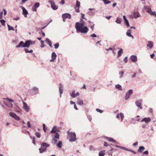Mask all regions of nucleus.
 Listing matches in <instances>:
<instances>
[{"instance_id": "nucleus-18", "label": "nucleus", "mask_w": 156, "mask_h": 156, "mask_svg": "<svg viewBox=\"0 0 156 156\" xmlns=\"http://www.w3.org/2000/svg\"><path fill=\"white\" fill-rule=\"evenodd\" d=\"M56 55L55 52L52 53L51 54V59L50 60L51 62H54V60L56 59Z\"/></svg>"}, {"instance_id": "nucleus-40", "label": "nucleus", "mask_w": 156, "mask_h": 156, "mask_svg": "<svg viewBox=\"0 0 156 156\" xmlns=\"http://www.w3.org/2000/svg\"><path fill=\"white\" fill-rule=\"evenodd\" d=\"M105 4H108L111 3V2L108 0H103Z\"/></svg>"}, {"instance_id": "nucleus-4", "label": "nucleus", "mask_w": 156, "mask_h": 156, "mask_svg": "<svg viewBox=\"0 0 156 156\" xmlns=\"http://www.w3.org/2000/svg\"><path fill=\"white\" fill-rule=\"evenodd\" d=\"M48 2L50 3L51 7L53 10H55L58 9V7L55 5L54 0H49Z\"/></svg>"}, {"instance_id": "nucleus-12", "label": "nucleus", "mask_w": 156, "mask_h": 156, "mask_svg": "<svg viewBox=\"0 0 156 156\" xmlns=\"http://www.w3.org/2000/svg\"><path fill=\"white\" fill-rule=\"evenodd\" d=\"M23 10L22 14L24 16V17H26L27 15L28 14V12L25 8L22 6L20 7Z\"/></svg>"}, {"instance_id": "nucleus-57", "label": "nucleus", "mask_w": 156, "mask_h": 156, "mask_svg": "<svg viewBox=\"0 0 156 156\" xmlns=\"http://www.w3.org/2000/svg\"><path fill=\"white\" fill-rule=\"evenodd\" d=\"M3 11L4 12V15H6L7 14V11L5 9H3Z\"/></svg>"}, {"instance_id": "nucleus-56", "label": "nucleus", "mask_w": 156, "mask_h": 156, "mask_svg": "<svg viewBox=\"0 0 156 156\" xmlns=\"http://www.w3.org/2000/svg\"><path fill=\"white\" fill-rule=\"evenodd\" d=\"M90 15H94L95 14V11L93 12H90Z\"/></svg>"}, {"instance_id": "nucleus-49", "label": "nucleus", "mask_w": 156, "mask_h": 156, "mask_svg": "<svg viewBox=\"0 0 156 156\" xmlns=\"http://www.w3.org/2000/svg\"><path fill=\"white\" fill-rule=\"evenodd\" d=\"M124 73L123 71H122L119 73V74L120 75V76L119 77L120 78H121L122 76V75Z\"/></svg>"}, {"instance_id": "nucleus-63", "label": "nucleus", "mask_w": 156, "mask_h": 156, "mask_svg": "<svg viewBox=\"0 0 156 156\" xmlns=\"http://www.w3.org/2000/svg\"><path fill=\"white\" fill-rule=\"evenodd\" d=\"M70 104H71V105H75V102H73V101H70Z\"/></svg>"}, {"instance_id": "nucleus-53", "label": "nucleus", "mask_w": 156, "mask_h": 156, "mask_svg": "<svg viewBox=\"0 0 156 156\" xmlns=\"http://www.w3.org/2000/svg\"><path fill=\"white\" fill-rule=\"evenodd\" d=\"M81 18L82 19H86L84 17V14L83 13H81Z\"/></svg>"}, {"instance_id": "nucleus-45", "label": "nucleus", "mask_w": 156, "mask_h": 156, "mask_svg": "<svg viewBox=\"0 0 156 156\" xmlns=\"http://www.w3.org/2000/svg\"><path fill=\"white\" fill-rule=\"evenodd\" d=\"M55 46V49L58 48L59 46V44L58 43H56L55 44H54Z\"/></svg>"}, {"instance_id": "nucleus-33", "label": "nucleus", "mask_w": 156, "mask_h": 156, "mask_svg": "<svg viewBox=\"0 0 156 156\" xmlns=\"http://www.w3.org/2000/svg\"><path fill=\"white\" fill-rule=\"evenodd\" d=\"M107 140H108L109 141H112L113 143H116V141L113 139V138H110V137H107Z\"/></svg>"}, {"instance_id": "nucleus-55", "label": "nucleus", "mask_w": 156, "mask_h": 156, "mask_svg": "<svg viewBox=\"0 0 156 156\" xmlns=\"http://www.w3.org/2000/svg\"><path fill=\"white\" fill-rule=\"evenodd\" d=\"M124 61H125V62L126 63L128 61V60H127V57H126L124 58Z\"/></svg>"}, {"instance_id": "nucleus-17", "label": "nucleus", "mask_w": 156, "mask_h": 156, "mask_svg": "<svg viewBox=\"0 0 156 156\" xmlns=\"http://www.w3.org/2000/svg\"><path fill=\"white\" fill-rule=\"evenodd\" d=\"M123 18L124 20V24L126 25L127 27H128L129 26V22L126 19V16H123Z\"/></svg>"}, {"instance_id": "nucleus-20", "label": "nucleus", "mask_w": 156, "mask_h": 156, "mask_svg": "<svg viewBox=\"0 0 156 156\" xmlns=\"http://www.w3.org/2000/svg\"><path fill=\"white\" fill-rule=\"evenodd\" d=\"M131 30L130 29H128L126 32V35L127 36L131 37L132 39L134 38V37L131 34Z\"/></svg>"}, {"instance_id": "nucleus-54", "label": "nucleus", "mask_w": 156, "mask_h": 156, "mask_svg": "<svg viewBox=\"0 0 156 156\" xmlns=\"http://www.w3.org/2000/svg\"><path fill=\"white\" fill-rule=\"evenodd\" d=\"M90 37H97L96 35L94 34H91Z\"/></svg>"}, {"instance_id": "nucleus-30", "label": "nucleus", "mask_w": 156, "mask_h": 156, "mask_svg": "<svg viewBox=\"0 0 156 156\" xmlns=\"http://www.w3.org/2000/svg\"><path fill=\"white\" fill-rule=\"evenodd\" d=\"M145 149V148L143 146H140L139 148V149H138V151L140 152V153H141V152L142 151H144Z\"/></svg>"}, {"instance_id": "nucleus-8", "label": "nucleus", "mask_w": 156, "mask_h": 156, "mask_svg": "<svg viewBox=\"0 0 156 156\" xmlns=\"http://www.w3.org/2000/svg\"><path fill=\"white\" fill-rule=\"evenodd\" d=\"M23 108L24 110L26 112H28L30 109L29 107L28 106L27 103L23 101Z\"/></svg>"}, {"instance_id": "nucleus-21", "label": "nucleus", "mask_w": 156, "mask_h": 156, "mask_svg": "<svg viewBox=\"0 0 156 156\" xmlns=\"http://www.w3.org/2000/svg\"><path fill=\"white\" fill-rule=\"evenodd\" d=\"M151 120L150 118H145L142 119L141 121V122H145L146 123H148L151 121Z\"/></svg>"}, {"instance_id": "nucleus-32", "label": "nucleus", "mask_w": 156, "mask_h": 156, "mask_svg": "<svg viewBox=\"0 0 156 156\" xmlns=\"http://www.w3.org/2000/svg\"><path fill=\"white\" fill-rule=\"evenodd\" d=\"M57 127L56 126H54L53 127L51 131V133H55L56 132V129Z\"/></svg>"}, {"instance_id": "nucleus-10", "label": "nucleus", "mask_w": 156, "mask_h": 156, "mask_svg": "<svg viewBox=\"0 0 156 156\" xmlns=\"http://www.w3.org/2000/svg\"><path fill=\"white\" fill-rule=\"evenodd\" d=\"M32 41L30 40H27L25 41L24 43V47L29 48L30 47V44H32Z\"/></svg>"}, {"instance_id": "nucleus-51", "label": "nucleus", "mask_w": 156, "mask_h": 156, "mask_svg": "<svg viewBox=\"0 0 156 156\" xmlns=\"http://www.w3.org/2000/svg\"><path fill=\"white\" fill-rule=\"evenodd\" d=\"M3 12L2 11L0 12V19H2L3 18Z\"/></svg>"}, {"instance_id": "nucleus-46", "label": "nucleus", "mask_w": 156, "mask_h": 156, "mask_svg": "<svg viewBox=\"0 0 156 156\" xmlns=\"http://www.w3.org/2000/svg\"><path fill=\"white\" fill-rule=\"evenodd\" d=\"M35 135L38 138H40L41 137L40 133L38 132H36L35 133Z\"/></svg>"}, {"instance_id": "nucleus-24", "label": "nucleus", "mask_w": 156, "mask_h": 156, "mask_svg": "<svg viewBox=\"0 0 156 156\" xmlns=\"http://www.w3.org/2000/svg\"><path fill=\"white\" fill-rule=\"evenodd\" d=\"M31 90L35 94L38 93L39 91L38 88L36 87H33Z\"/></svg>"}, {"instance_id": "nucleus-50", "label": "nucleus", "mask_w": 156, "mask_h": 156, "mask_svg": "<svg viewBox=\"0 0 156 156\" xmlns=\"http://www.w3.org/2000/svg\"><path fill=\"white\" fill-rule=\"evenodd\" d=\"M96 111L100 113H102V112H103V111L100 110V109H99L98 108H97L96 109Z\"/></svg>"}, {"instance_id": "nucleus-41", "label": "nucleus", "mask_w": 156, "mask_h": 156, "mask_svg": "<svg viewBox=\"0 0 156 156\" xmlns=\"http://www.w3.org/2000/svg\"><path fill=\"white\" fill-rule=\"evenodd\" d=\"M7 26L8 28V30H14V28L13 27H10L9 25V24L7 25Z\"/></svg>"}, {"instance_id": "nucleus-2", "label": "nucleus", "mask_w": 156, "mask_h": 156, "mask_svg": "<svg viewBox=\"0 0 156 156\" xmlns=\"http://www.w3.org/2000/svg\"><path fill=\"white\" fill-rule=\"evenodd\" d=\"M49 146V144L45 142L41 144V148L39 149L40 153H43L46 151L47 148Z\"/></svg>"}, {"instance_id": "nucleus-23", "label": "nucleus", "mask_w": 156, "mask_h": 156, "mask_svg": "<svg viewBox=\"0 0 156 156\" xmlns=\"http://www.w3.org/2000/svg\"><path fill=\"white\" fill-rule=\"evenodd\" d=\"M145 9L146 10V12L148 13L150 15L151 14V12H152V10L149 7H148L145 6L144 7Z\"/></svg>"}, {"instance_id": "nucleus-36", "label": "nucleus", "mask_w": 156, "mask_h": 156, "mask_svg": "<svg viewBox=\"0 0 156 156\" xmlns=\"http://www.w3.org/2000/svg\"><path fill=\"white\" fill-rule=\"evenodd\" d=\"M70 95L71 96V97L73 98H76L75 91L74 90H73L72 91L71 94H70Z\"/></svg>"}, {"instance_id": "nucleus-58", "label": "nucleus", "mask_w": 156, "mask_h": 156, "mask_svg": "<svg viewBox=\"0 0 156 156\" xmlns=\"http://www.w3.org/2000/svg\"><path fill=\"white\" fill-rule=\"evenodd\" d=\"M94 24H93L92 25H91L90 27V28L92 29V30H93L94 29Z\"/></svg>"}, {"instance_id": "nucleus-28", "label": "nucleus", "mask_w": 156, "mask_h": 156, "mask_svg": "<svg viewBox=\"0 0 156 156\" xmlns=\"http://www.w3.org/2000/svg\"><path fill=\"white\" fill-rule=\"evenodd\" d=\"M123 52V49L122 48H120L118 52L117 57L119 58L121 56Z\"/></svg>"}, {"instance_id": "nucleus-44", "label": "nucleus", "mask_w": 156, "mask_h": 156, "mask_svg": "<svg viewBox=\"0 0 156 156\" xmlns=\"http://www.w3.org/2000/svg\"><path fill=\"white\" fill-rule=\"evenodd\" d=\"M54 136L55 138L59 139V135L58 133H56Z\"/></svg>"}, {"instance_id": "nucleus-34", "label": "nucleus", "mask_w": 156, "mask_h": 156, "mask_svg": "<svg viewBox=\"0 0 156 156\" xmlns=\"http://www.w3.org/2000/svg\"><path fill=\"white\" fill-rule=\"evenodd\" d=\"M62 141H59L57 144V146L59 148H61L62 147Z\"/></svg>"}, {"instance_id": "nucleus-7", "label": "nucleus", "mask_w": 156, "mask_h": 156, "mask_svg": "<svg viewBox=\"0 0 156 156\" xmlns=\"http://www.w3.org/2000/svg\"><path fill=\"white\" fill-rule=\"evenodd\" d=\"M80 7V2L78 1H76V6L75 7V11L77 12H80L79 8Z\"/></svg>"}, {"instance_id": "nucleus-6", "label": "nucleus", "mask_w": 156, "mask_h": 156, "mask_svg": "<svg viewBox=\"0 0 156 156\" xmlns=\"http://www.w3.org/2000/svg\"><path fill=\"white\" fill-rule=\"evenodd\" d=\"M133 93V91L132 89H130L126 93L125 96V99L127 100L128 99L130 95L132 94Z\"/></svg>"}, {"instance_id": "nucleus-38", "label": "nucleus", "mask_w": 156, "mask_h": 156, "mask_svg": "<svg viewBox=\"0 0 156 156\" xmlns=\"http://www.w3.org/2000/svg\"><path fill=\"white\" fill-rule=\"evenodd\" d=\"M77 104L79 105H82L83 104V101L82 100H79L78 101Z\"/></svg>"}, {"instance_id": "nucleus-9", "label": "nucleus", "mask_w": 156, "mask_h": 156, "mask_svg": "<svg viewBox=\"0 0 156 156\" xmlns=\"http://www.w3.org/2000/svg\"><path fill=\"white\" fill-rule=\"evenodd\" d=\"M85 23L84 21H83L82 19H81L80 22H77L76 23L75 26L85 27Z\"/></svg>"}, {"instance_id": "nucleus-3", "label": "nucleus", "mask_w": 156, "mask_h": 156, "mask_svg": "<svg viewBox=\"0 0 156 156\" xmlns=\"http://www.w3.org/2000/svg\"><path fill=\"white\" fill-rule=\"evenodd\" d=\"M69 135L70 137L69 140L70 142L74 141L76 140V134L75 133L71 132Z\"/></svg>"}, {"instance_id": "nucleus-5", "label": "nucleus", "mask_w": 156, "mask_h": 156, "mask_svg": "<svg viewBox=\"0 0 156 156\" xmlns=\"http://www.w3.org/2000/svg\"><path fill=\"white\" fill-rule=\"evenodd\" d=\"M9 115L10 116L14 118L16 120H20V118L14 112H10L9 113Z\"/></svg>"}, {"instance_id": "nucleus-61", "label": "nucleus", "mask_w": 156, "mask_h": 156, "mask_svg": "<svg viewBox=\"0 0 156 156\" xmlns=\"http://www.w3.org/2000/svg\"><path fill=\"white\" fill-rule=\"evenodd\" d=\"M104 146H105V147L108 146V143L107 142H105L104 143Z\"/></svg>"}, {"instance_id": "nucleus-48", "label": "nucleus", "mask_w": 156, "mask_h": 156, "mask_svg": "<svg viewBox=\"0 0 156 156\" xmlns=\"http://www.w3.org/2000/svg\"><path fill=\"white\" fill-rule=\"evenodd\" d=\"M27 127L28 128H31L30 123V122H29V121H28L27 122Z\"/></svg>"}, {"instance_id": "nucleus-13", "label": "nucleus", "mask_w": 156, "mask_h": 156, "mask_svg": "<svg viewBox=\"0 0 156 156\" xmlns=\"http://www.w3.org/2000/svg\"><path fill=\"white\" fill-rule=\"evenodd\" d=\"M40 3L39 2H36L35 3L34 6L32 8V9L33 11L36 12L37 8H38L40 6Z\"/></svg>"}, {"instance_id": "nucleus-42", "label": "nucleus", "mask_w": 156, "mask_h": 156, "mask_svg": "<svg viewBox=\"0 0 156 156\" xmlns=\"http://www.w3.org/2000/svg\"><path fill=\"white\" fill-rule=\"evenodd\" d=\"M90 149L91 151H95L96 150V149L92 146H90Z\"/></svg>"}, {"instance_id": "nucleus-31", "label": "nucleus", "mask_w": 156, "mask_h": 156, "mask_svg": "<svg viewBox=\"0 0 156 156\" xmlns=\"http://www.w3.org/2000/svg\"><path fill=\"white\" fill-rule=\"evenodd\" d=\"M121 20L120 18L119 17L117 18L116 20H115V22L118 24H120L121 23Z\"/></svg>"}, {"instance_id": "nucleus-43", "label": "nucleus", "mask_w": 156, "mask_h": 156, "mask_svg": "<svg viewBox=\"0 0 156 156\" xmlns=\"http://www.w3.org/2000/svg\"><path fill=\"white\" fill-rule=\"evenodd\" d=\"M3 99H5L9 102H14V101L13 100L8 98H4Z\"/></svg>"}, {"instance_id": "nucleus-15", "label": "nucleus", "mask_w": 156, "mask_h": 156, "mask_svg": "<svg viewBox=\"0 0 156 156\" xmlns=\"http://www.w3.org/2000/svg\"><path fill=\"white\" fill-rule=\"evenodd\" d=\"M63 87L62 84L60 83L59 85V91L60 94V97L62 96V94L63 93Z\"/></svg>"}, {"instance_id": "nucleus-1", "label": "nucleus", "mask_w": 156, "mask_h": 156, "mask_svg": "<svg viewBox=\"0 0 156 156\" xmlns=\"http://www.w3.org/2000/svg\"><path fill=\"white\" fill-rule=\"evenodd\" d=\"M75 27L78 32H80L82 34H86L89 30V29L87 26H75Z\"/></svg>"}, {"instance_id": "nucleus-37", "label": "nucleus", "mask_w": 156, "mask_h": 156, "mask_svg": "<svg viewBox=\"0 0 156 156\" xmlns=\"http://www.w3.org/2000/svg\"><path fill=\"white\" fill-rule=\"evenodd\" d=\"M105 151H101L99 153V156H104L105 155Z\"/></svg>"}, {"instance_id": "nucleus-39", "label": "nucleus", "mask_w": 156, "mask_h": 156, "mask_svg": "<svg viewBox=\"0 0 156 156\" xmlns=\"http://www.w3.org/2000/svg\"><path fill=\"white\" fill-rule=\"evenodd\" d=\"M0 22L2 26H5V21L4 20H0Z\"/></svg>"}, {"instance_id": "nucleus-62", "label": "nucleus", "mask_w": 156, "mask_h": 156, "mask_svg": "<svg viewBox=\"0 0 156 156\" xmlns=\"http://www.w3.org/2000/svg\"><path fill=\"white\" fill-rule=\"evenodd\" d=\"M60 4H62V5H63L65 4V2H64V0H62V1H61V2H60Z\"/></svg>"}, {"instance_id": "nucleus-16", "label": "nucleus", "mask_w": 156, "mask_h": 156, "mask_svg": "<svg viewBox=\"0 0 156 156\" xmlns=\"http://www.w3.org/2000/svg\"><path fill=\"white\" fill-rule=\"evenodd\" d=\"M62 18H65L70 19L71 17V15L69 13H65L62 14Z\"/></svg>"}, {"instance_id": "nucleus-14", "label": "nucleus", "mask_w": 156, "mask_h": 156, "mask_svg": "<svg viewBox=\"0 0 156 156\" xmlns=\"http://www.w3.org/2000/svg\"><path fill=\"white\" fill-rule=\"evenodd\" d=\"M140 14L138 12H133V15H131V17L132 19L139 17L140 16Z\"/></svg>"}, {"instance_id": "nucleus-35", "label": "nucleus", "mask_w": 156, "mask_h": 156, "mask_svg": "<svg viewBox=\"0 0 156 156\" xmlns=\"http://www.w3.org/2000/svg\"><path fill=\"white\" fill-rule=\"evenodd\" d=\"M24 50L26 53H32L33 52V51L32 50H31L30 51H29L28 49L27 48H25L24 49Z\"/></svg>"}, {"instance_id": "nucleus-47", "label": "nucleus", "mask_w": 156, "mask_h": 156, "mask_svg": "<svg viewBox=\"0 0 156 156\" xmlns=\"http://www.w3.org/2000/svg\"><path fill=\"white\" fill-rule=\"evenodd\" d=\"M53 141L52 142V143L53 144H56L57 143V141H58L55 138H53Z\"/></svg>"}, {"instance_id": "nucleus-22", "label": "nucleus", "mask_w": 156, "mask_h": 156, "mask_svg": "<svg viewBox=\"0 0 156 156\" xmlns=\"http://www.w3.org/2000/svg\"><path fill=\"white\" fill-rule=\"evenodd\" d=\"M131 61L134 62H136L137 61V58L136 55H132L130 57Z\"/></svg>"}, {"instance_id": "nucleus-19", "label": "nucleus", "mask_w": 156, "mask_h": 156, "mask_svg": "<svg viewBox=\"0 0 156 156\" xmlns=\"http://www.w3.org/2000/svg\"><path fill=\"white\" fill-rule=\"evenodd\" d=\"M119 116H120L121 120L122 121L124 118V115L122 113H118L116 115V118L117 119H119Z\"/></svg>"}, {"instance_id": "nucleus-60", "label": "nucleus", "mask_w": 156, "mask_h": 156, "mask_svg": "<svg viewBox=\"0 0 156 156\" xmlns=\"http://www.w3.org/2000/svg\"><path fill=\"white\" fill-rule=\"evenodd\" d=\"M143 153L147 155L148 154V152L147 151H145L144 152H143Z\"/></svg>"}, {"instance_id": "nucleus-26", "label": "nucleus", "mask_w": 156, "mask_h": 156, "mask_svg": "<svg viewBox=\"0 0 156 156\" xmlns=\"http://www.w3.org/2000/svg\"><path fill=\"white\" fill-rule=\"evenodd\" d=\"M153 46V43L151 41H149L148 44L147 45V46L149 47L150 48H151Z\"/></svg>"}, {"instance_id": "nucleus-11", "label": "nucleus", "mask_w": 156, "mask_h": 156, "mask_svg": "<svg viewBox=\"0 0 156 156\" xmlns=\"http://www.w3.org/2000/svg\"><path fill=\"white\" fill-rule=\"evenodd\" d=\"M142 100L137 101L135 102V104L140 109H142V107L141 106V102Z\"/></svg>"}, {"instance_id": "nucleus-59", "label": "nucleus", "mask_w": 156, "mask_h": 156, "mask_svg": "<svg viewBox=\"0 0 156 156\" xmlns=\"http://www.w3.org/2000/svg\"><path fill=\"white\" fill-rule=\"evenodd\" d=\"M155 13H156V12L155 11L152 12L151 14H150V15L154 16V15L155 14Z\"/></svg>"}, {"instance_id": "nucleus-27", "label": "nucleus", "mask_w": 156, "mask_h": 156, "mask_svg": "<svg viewBox=\"0 0 156 156\" xmlns=\"http://www.w3.org/2000/svg\"><path fill=\"white\" fill-rule=\"evenodd\" d=\"M45 42L47 43V44L49 45V46L51 47H52V44L51 43V41H50L49 39L48 38H46L45 40Z\"/></svg>"}, {"instance_id": "nucleus-25", "label": "nucleus", "mask_w": 156, "mask_h": 156, "mask_svg": "<svg viewBox=\"0 0 156 156\" xmlns=\"http://www.w3.org/2000/svg\"><path fill=\"white\" fill-rule=\"evenodd\" d=\"M24 43L23 41H21L20 42L19 44L16 46L17 48H19L20 47H24Z\"/></svg>"}, {"instance_id": "nucleus-64", "label": "nucleus", "mask_w": 156, "mask_h": 156, "mask_svg": "<svg viewBox=\"0 0 156 156\" xmlns=\"http://www.w3.org/2000/svg\"><path fill=\"white\" fill-rule=\"evenodd\" d=\"M150 56L151 58H153L154 56V55L153 54L150 55Z\"/></svg>"}, {"instance_id": "nucleus-52", "label": "nucleus", "mask_w": 156, "mask_h": 156, "mask_svg": "<svg viewBox=\"0 0 156 156\" xmlns=\"http://www.w3.org/2000/svg\"><path fill=\"white\" fill-rule=\"evenodd\" d=\"M87 118L90 121H91L92 120V118L91 116L90 115H87Z\"/></svg>"}, {"instance_id": "nucleus-29", "label": "nucleus", "mask_w": 156, "mask_h": 156, "mask_svg": "<svg viewBox=\"0 0 156 156\" xmlns=\"http://www.w3.org/2000/svg\"><path fill=\"white\" fill-rule=\"evenodd\" d=\"M115 87L116 88L120 90H122V87L121 85L118 84L115 85Z\"/></svg>"}]
</instances>
